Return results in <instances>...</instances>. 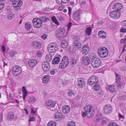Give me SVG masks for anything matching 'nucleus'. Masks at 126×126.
I'll use <instances>...</instances> for the list:
<instances>
[{"label": "nucleus", "mask_w": 126, "mask_h": 126, "mask_svg": "<svg viewBox=\"0 0 126 126\" xmlns=\"http://www.w3.org/2000/svg\"><path fill=\"white\" fill-rule=\"evenodd\" d=\"M97 53L100 57L105 58L108 55V50L105 47H101L98 50Z\"/></svg>", "instance_id": "1"}, {"label": "nucleus", "mask_w": 126, "mask_h": 126, "mask_svg": "<svg viewBox=\"0 0 126 126\" xmlns=\"http://www.w3.org/2000/svg\"><path fill=\"white\" fill-rule=\"evenodd\" d=\"M84 110L86 112L87 116L88 117H92L94 116V111L93 106L91 105H87L84 108Z\"/></svg>", "instance_id": "2"}, {"label": "nucleus", "mask_w": 126, "mask_h": 126, "mask_svg": "<svg viewBox=\"0 0 126 126\" xmlns=\"http://www.w3.org/2000/svg\"><path fill=\"white\" fill-rule=\"evenodd\" d=\"M22 72L21 68L19 66L16 65L13 67L12 73L14 76H17L20 75Z\"/></svg>", "instance_id": "3"}, {"label": "nucleus", "mask_w": 126, "mask_h": 126, "mask_svg": "<svg viewBox=\"0 0 126 126\" xmlns=\"http://www.w3.org/2000/svg\"><path fill=\"white\" fill-rule=\"evenodd\" d=\"M65 29L63 28H58L55 32L56 37L59 38H61L64 35Z\"/></svg>", "instance_id": "4"}, {"label": "nucleus", "mask_w": 126, "mask_h": 126, "mask_svg": "<svg viewBox=\"0 0 126 126\" xmlns=\"http://www.w3.org/2000/svg\"><path fill=\"white\" fill-rule=\"evenodd\" d=\"M91 63L92 66L96 68L99 67L101 64L100 60L96 58H93L91 60Z\"/></svg>", "instance_id": "5"}, {"label": "nucleus", "mask_w": 126, "mask_h": 126, "mask_svg": "<svg viewBox=\"0 0 126 126\" xmlns=\"http://www.w3.org/2000/svg\"><path fill=\"white\" fill-rule=\"evenodd\" d=\"M98 82V80L96 76H93L90 77L89 79L88 83L89 85H92L95 83H97Z\"/></svg>", "instance_id": "6"}, {"label": "nucleus", "mask_w": 126, "mask_h": 126, "mask_svg": "<svg viewBox=\"0 0 126 126\" xmlns=\"http://www.w3.org/2000/svg\"><path fill=\"white\" fill-rule=\"evenodd\" d=\"M73 46H75V47L77 50H78V49L81 47V45L80 43V38L79 37H77L75 39Z\"/></svg>", "instance_id": "7"}, {"label": "nucleus", "mask_w": 126, "mask_h": 126, "mask_svg": "<svg viewBox=\"0 0 126 126\" xmlns=\"http://www.w3.org/2000/svg\"><path fill=\"white\" fill-rule=\"evenodd\" d=\"M32 23L33 26L36 28H39L41 27L42 22L40 19L35 18L33 19Z\"/></svg>", "instance_id": "8"}, {"label": "nucleus", "mask_w": 126, "mask_h": 126, "mask_svg": "<svg viewBox=\"0 0 126 126\" xmlns=\"http://www.w3.org/2000/svg\"><path fill=\"white\" fill-rule=\"evenodd\" d=\"M110 15V17L113 18H118L120 17V12L116 10H114L111 12Z\"/></svg>", "instance_id": "9"}, {"label": "nucleus", "mask_w": 126, "mask_h": 126, "mask_svg": "<svg viewBox=\"0 0 126 126\" xmlns=\"http://www.w3.org/2000/svg\"><path fill=\"white\" fill-rule=\"evenodd\" d=\"M104 113L106 114H110L112 111V106L110 105H106L103 107Z\"/></svg>", "instance_id": "10"}, {"label": "nucleus", "mask_w": 126, "mask_h": 126, "mask_svg": "<svg viewBox=\"0 0 126 126\" xmlns=\"http://www.w3.org/2000/svg\"><path fill=\"white\" fill-rule=\"evenodd\" d=\"M43 70L45 72H47L50 70V65L48 62H43L42 65Z\"/></svg>", "instance_id": "11"}, {"label": "nucleus", "mask_w": 126, "mask_h": 126, "mask_svg": "<svg viewBox=\"0 0 126 126\" xmlns=\"http://www.w3.org/2000/svg\"><path fill=\"white\" fill-rule=\"evenodd\" d=\"M123 8L122 4L120 3H115L113 5L112 9L114 10H116L117 11L120 12V10Z\"/></svg>", "instance_id": "12"}, {"label": "nucleus", "mask_w": 126, "mask_h": 126, "mask_svg": "<svg viewBox=\"0 0 126 126\" xmlns=\"http://www.w3.org/2000/svg\"><path fill=\"white\" fill-rule=\"evenodd\" d=\"M12 4L14 7H20L22 4V1L21 0H15L11 1Z\"/></svg>", "instance_id": "13"}, {"label": "nucleus", "mask_w": 126, "mask_h": 126, "mask_svg": "<svg viewBox=\"0 0 126 126\" xmlns=\"http://www.w3.org/2000/svg\"><path fill=\"white\" fill-rule=\"evenodd\" d=\"M80 12L79 11H77L74 12L73 14V18L75 20H79L80 19Z\"/></svg>", "instance_id": "14"}, {"label": "nucleus", "mask_w": 126, "mask_h": 126, "mask_svg": "<svg viewBox=\"0 0 126 126\" xmlns=\"http://www.w3.org/2000/svg\"><path fill=\"white\" fill-rule=\"evenodd\" d=\"M46 104L47 107L49 109L50 108L54 107L55 106L56 103L54 101L48 100L46 102Z\"/></svg>", "instance_id": "15"}, {"label": "nucleus", "mask_w": 126, "mask_h": 126, "mask_svg": "<svg viewBox=\"0 0 126 126\" xmlns=\"http://www.w3.org/2000/svg\"><path fill=\"white\" fill-rule=\"evenodd\" d=\"M37 63V61L36 60L32 59L28 61V64L30 67H32L35 66Z\"/></svg>", "instance_id": "16"}, {"label": "nucleus", "mask_w": 126, "mask_h": 126, "mask_svg": "<svg viewBox=\"0 0 126 126\" xmlns=\"http://www.w3.org/2000/svg\"><path fill=\"white\" fill-rule=\"evenodd\" d=\"M85 82L84 80L81 79L78 80L77 82V85L81 88L84 87L85 86Z\"/></svg>", "instance_id": "17"}, {"label": "nucleus", "mask_w": 126, "mask_h": 126, "mask_svg": "<svg viewBox=\"0 0 126 126\" xmlns=\"http://www.w3.org/2000/svg\"><path fill=\"white\" fill-rule=\"evenodd\" d=\"M81 61L82 63L85 65H88L90 63V61L89 58L87 57H83L81 59Z\"/></svg>", "instance_id": "18"}, {"label": "nucleus", "mask_w": 126, "mask_h": 126, "mask_svg": "<svg viewBox=\"0 0 126 126\" xmlns=\"http://www.w3.org/2000/svg\"><path fill=\"white\" fill-rule=\"evenodd\" d=\"M89 48L88 46H84L82 48L81 52L84 55H86L88 54L89 51Z\"/></svg>", "instance_id": "19"}, {"label": "nucleus", "mask_w": 126, "mask_h": 126, "mask_svg": "<svg viewBox=\"0 0 126 126\" xmlns=\"http://www.w3.org/2000/svg\"><path fill=\"white\" fill-rule=\"evenodd\" d=\"M54 116L55 118L58 119L57 120L59 121L63 117L62 113L60 111L56 112L54 114Z\"/></svg>", "instance_id": "20"}, {"label": "nucleus", "mask_w": 126, "mask_h": 126, "mask_svg": "<svg viewBox=\"0 0 126 126\" xmlns=\"http://www.w3.org/2000/svg\"><path fill=\"white\" fill-rule=\"evenodd\" d=\"M70 110L69 106L66 105L63 106L62 108V111L64 114H66L69 113Z\"/></svg>", "instance_id": "21"}, {"label": "nucleus", "mask_w": 126, "mask_h": 126, "mask_svg": "<svg viewBox=\"0 0 126 126\" xmlns=\"http://www.w3.org/2000/svg\"><path fill=\"white\" fill-rule=\"evenodd\" d=\"M32 45L34 47L36 48H40L41 47V43L37 41H33Z\"/></svg>", "instance_id": "22"}, {"label": "nucleus", "mask_w": 126, "mask_h": 126, "mask_svg": "<svg viewBox=\"0 0 126 126\" xmlns=\"http://www.w3.org/2000/svg\"><path fill=\"white\" fill-rule=\"evenodd\" d=\"M67 63V62L65 63L63 61H62L60 64L59 67L62 69L66 68L68 64V63Z\"/></svg>", "instance_id": "23"}, {"label": "nucleus", "mask_w": 126, "mask_h": 126, "mask_svg": "<svg viewBox=\"0 0 126 126\" xmlns=\"http://www.w3.org/2000/svg\"><path fill=\"white\" fill-rule=\"evenodd\" d=\"M22 91L23 92V98L24 100H25L26 97L27 95V90L26 89V88L24 86H23L22 87Z\"/></svg>", "instance_id": "24"}, {"label": "nucleus", "mask_w": 126, "mask_h": 126, "mask_svg": "<svg viewBox=\"0 0 126 126\" xmlns=\"http://www.w3.org/2000/svg\"><path fill=\"white\" fill-rule=\"evenodd\" d=\"M60 61V58L58 57H56L53 59L52 62V63L54 64H58L59 63Z\"/></svg>", "instance_id": "25"}, {"label": "nucleus", "mask_w": 126, "mask_h": 126, "mask_svg": "<svg viewBox=\"0 0 126 126\" xmlns=\"http://www.w3.org/2000/svg\"><path fill=\"white\" fill-rule=\"evenodd\" d=\"M15 114L12 112H10L9 113L7 116V119L9 120H11L14 119Z\"/></svg>", "instance_id": "26"}, {"label": "nucleus", "mask_w": 126, "mask_h": 126, "mask_svg": "<svg viewBox=\"0 0 126 126\" xmlns=\"http://www.w3.org/2000/svg\"><path fill=\"white\" fill-rule=\"evenodd\" d=\"M27 101L29 103H33L35 101V98L33 96L29 97L28 98Z\"/></svg>", "instance_id": "27"}, {"label": "nucleus", "mask_w": 126, "mask_h": 126, "mask_svg": "<svg viewBox=\"0 0 126 126\" xmlns=\"http://www.w3.org/2000/svg\"><path fill=\"white\" fill-rule=\"evenodd\" d=\"M77 62V61L76 59L73 58L71 59L70 60V63L72 67L76 65Z\"/></svg>", "instance_id": "28"}, {"label": "nucleus", "mask_w": 126, "mask_h": 126, "mask_svg": "<svg viewBox=\"0 0 126 126\" xmlns=\"http://www.w3.org/2000/svg\"><path fill=\"white\" fill-rule=\"evenodd\" d=\"M67 41L66 40H64L62 41L61 43V46L63 48L66 47L68 45Z\"/></svg>", "instance_id": "29"}, {"label": "nucleus", "mask_w": 126, "mask_h": 126, "mask_svg": "<svg viewBox=\"0 0 126 126\" xmlns=\"http://www.w3.org/2000/svg\"><path fill=\"white\" fill-rule=\"evenodd\" d=\"M47 48L48 51L49 52H53L57 50V48L52 47H49V46H48Z\"/></svg>", "instance_id": "30"}, {"label": "nucleus", "mask_w": 126, "mask_h": 126, "mask_svg": "<svg viewBox=\"0 0 126 126\" xmlns=\"http://www.w3.org/2000/svg\"><path fill=\"white\" fill-rule=\"evenodd\" d=\"M101 115H96L94 118V121L96 122H98L99 121L101 117Z\"/></svg>", "instance_id": "31"}, {"label": "nucleus", "mask_w": 126, "mask_h": 126, "mask_svg": "<svg viewBox=\"0 0 126 126\" xmlns=\"http://www.w3.org/2000/svg\"><path fill=\"white\" fill-rule=\"evenodd\" d=\"M49 77L47 75H45L43 77L42 79V81L44 83H46L49 80Z\"/></svg>", "instance_id": "32"}, {"label": "nucleus", "mask_w": 126, "mask_h": 126, "mask_svg": "<svg viewBox=\"0 0 126 126\" xmlns=\"http://www.w3.org/2000/svg\"><path fill=\"white\" fill-rule=\"evenodd\" d=\"M91 31V28L90 27H88L86 28L85 30V32L86 34L88 36H89L90 34Z\"/></svg>", "instance_id": "33"}, {"label": "nucleus", "mask_w": 126, "mask_h": 126, "mask_svg": "<svg viewBox=\"0 0 126 126\" xmlns=\"http://www.w3.org/2000/svg\"><path fill=\"white\" fill-rule=\"evenodd\" d=\"M47 126H56V123L54 121H50L47 124Z\"/></svg>", "instance_id": "34"}, {"label": "nucleus", "mask_w": 126, "mask_h": 126, "mask_svg": "<svg viewBox=\"0 0 126 126\" xmlns=\"http://www.w3.org/2000/svg\"><path fill=\"white\" fill-rule=\"evenodd\" d=\"M109 89L110 91L111 92H114L115 91V87L113 85H110L109 86Z\"/></svg>", "instance_id": "35"}, {"label": "nucleus", "mask_w": 126, "mask_h": 126, "mask_svg": "<svg viewBox=\"0 0 126 126\" xmlns=\"http://www.w3.org/2000/svg\"><path fill=\"white\" fill-rule=\"evenodd\" d=\"M42 23V22H46L49 20V19L47 17H46V16H43L40 19Z\"/></svg>", "instance_id": "36"}, {"label": "nucleus", "mask_w": 126, "mask_h": 126, "mask_svg": "<svg viewBox=\"0 0 126 126\" xmlns=\"http://www.w3.org/2000/svg\"><path fill=\"white\" fill-rule=\"evenodd\" d=\"M100 88V86L98 84H94V85L93 88L94 90L96 91L98 90Z\"/></svg>", "instance_id": "37"}, {"label": "nucleus", "mask_w": 126, "mask_h": 126, "mask_svg": "<svg viewBox=\"0 0 126 126\" xmlns=\"http://www.w3.org/2000/svg\"><path fill=\"white\" fill-rule=\"evenodd\" d=\"M49 47H55V48H57V44L55 42H52L49 44L48 46Z\"/></svg>", "instance_id": "38"}, {"label": "nucleus", "mask_w": 126, "mask_h": 126, "mask_svg": "<svg viewBox=\"0 0 126 126\" xmlns=\"http://www.w3.org/2000/svg\"><path fill=\"white\" fill-rule=\"evenodd\" d=\"M25 27L27 30H30L31 28V25L29 23H26L25 24Z\"/></svg>", "instance_id": "39"}, {"label": "nucleus", "mask_w": 126, "mask_h": 126, "mask_svg": "<svg viewBox=\"0 0 126 126\" xmlns=\"http://www.w3.org/2000/svg\"><path fill=\"white\" fill-rule=\"evenodd\" d=\"M52 21L54 22L56 24L59 25V23L57 19L54 16H52L51 17Z\"/></svg>", "instance_id": "40"}, {"label": "nucleus", "mask_w": 126, "mask_h": 126, "mask_svg": "<svg viewBox=\"0 0 126 126\" xmlns=\"http://www.w3.org/2000/svg\"><path fill=\"white\" fill-rule=\"evenodd\" d=\"M52 59L51 56V55L47 54L46 56V59L47 62L50 61Z\"/></svg>", "instance_id": "41"}, {"label": "nucleus", "mask_w": 126, "mask_h": 126, "mask_svg": "<svg viewBox=\"0 0 126 126\" xmlns=\"http://www.w3.org/2000/svg\"><path fill=\"white\" fill-rule=\"evenodd\" d=\"M116 82L118 83L120 81L121 79L120 76L117 74H116Z\"/></svg>", "instance_id": "42"}, {"label": "nucleus", "mask_w": 126, "mask_h": 126, "mask_svg": "<svg viewBox=\"0 0 126 126\" xmlns=\"http://www.w3.org/2000/svg\"><path fill=\"white\" fill-rule=\"evenodd\" d=\"M75 123L73 121L68 122L67 124V126H75Z\"/></svg>", "instance_id": "43"}, {"label": "nucleus", "mask_w": 126, "mask_h": 126, "mask_svg": "<svg viewBox=\"0 0 126 126\" xmlns=\"http://www.w3.org/2000/svg\"><path fill=\"white\" fill-rule=\"evenodd\" d=\"M108 126H119L117 124L114 122H111L108 124Z\"/></svg>", "instance_id": "44"}, {"label": "nucleus", "mask_w": 126, "mask_h": 126, "mask_svg": "<svg viewBox=\"0 0 126 126\" xmlns=\"http://www.w3.org/2000/svg\"><path fill=\"white\" fill-rule=\"evenodd\" d=\"M62 61H64V62L66 63L67 62V63H69V61L68 58L66 57H64L62 58Z\"/></svg>", "instance_id": "45"}, {"label": "nucleus", "mask_w": 126, "mask_h": 126, "mask_svg": "<svg viewBox=\"0 0 126 126\" xmlns=\"http://www.w3.org/2000/svg\"><path fill=\"white\" fill-rule=\"evenodd\" d=\"M74 94V92L73 90H71L69 91L68 95L69 96H71L72 95Z\"/></svg>", "instance_id": "46"}, {"label": "nucleus", "mask_w": 126, "mask_h": 126, "mask_svg": "<svg viewBox=\"0 0 126 126\" xmlns=\"http://www.w3.org/2000/svg\"><path fill=\"white\" fill-rule=\"evenodd\" d=\"M14 16V15L13 14H10L8 15V19L11 20L13 18Z\"/></svg>", "instance_id": "47"}, {"label": "nucleus", "mask_w": 126, "mask_h": 126, "mask_svg": "<svg viewBox=\"0 0 126 126\" xmlns=\"http://www.w3.org/2000/svg\"><path fill=\"white\" fill-rule=\"evenodd\" d=\"M99 36L101 38H105L106 37V34L105 33H104V34H99Z\"/></svg>", "instance_id": "48"}, {"label": "nucleus", "mask_w": 126, "mask_h": 126, "mask_svg": "<svg viewBox=\"0 0 126 126\" xmlns=\"http://www.w3.org/2000/svg\"><path fill=\"white\" fill-rule=\"evenodd\" d=\"M15 51H11L10 52H9V54L10 55V56L11 57H13L15 55Z\"/></svg>", "instance_id": "49"}, {"label": "nucleus", "mask_w": 126, "mask_h": 126, "mask_svg": "<svg viewBox=\"0 0 126 126\" xmlns=\"http://www.w3.org/2000/svg\"><path fill=\"white\" fill-rule=\"evenodd\" d=\"M72 23L71 22H69V23L67 25V29L69 30L71 26H72Z\"/></svg>", "instance_id": "50"}, {"label": "nucleus", "mask_w": 126, "mask_h": 126, "mask_svg": "<svg viewBox=\"0 0 126 126\" xmlns=\"http://www.w3.org/2000/svg\"><path fill=\"white\" fill-rule=\"evenodd\" d=\"M4 4L0 2V10L2 9L4 6Z\"/></svg>", "instance_id": "51"}, {"label": "nucleus", "mask_w": 126, "mask_h": 126, "mask_svg": "<svg viewBox=\"0 0 126 126\" xmlns=\"http://www.w3.org/2000/svg\"><path fill=\"white\" fill-rule=\"evenodd\" d=\"M41 53L40 51H38L36 54L37 56L39 57L41 56Z\"/></svg>", "instance_id": "52"}, {"label": "nucleus", "mask_w": 126, "mask_h": 126, "mask_svg": "<svg viewBox=\"0 0 126 126\" xmlns=\"http://www.w3.org/2000/svg\"><path fill=\"white\" fill-rule=\"evenodd\" d=\"M35 118L34 117H30L29 121V122L34 121L35 120Z\"/></svg>", "instance_id": "53"}, {"label": "nucleus", "mask_w": 126, "mask_h": 126, "mask_svg": "<svg viewBox=\"0 0 126 126\" xmlns=\"http://www.w3.org/2000/svg\"><path fill=\"white\" fill-rule=\"evenodd\" d=\"M124 85V83H123L120 82V83L118 84L117 86L119 87H121L122 86Z\"/></svg>", "instance_id": "54"}, {"label": "nucleus", "mask_w": 126, "mask_h": 126, "mask_svg": "<svg viewBox=\"0 0 126 126\" xmlns=\"http://www.w3.org/2000/svg\"><path fill=\"white\" fill-rule=\"evenodd\" d=\"M121 24L122 26L126 25V20L123 21L121 23Z\"/></svg>", "instance_id": "55"}, {"label": "nucleus", "mask_w": 126, "mask_h": 126, "mask_svg": "<svg viewBox=\"0 0 126 126\" xmlns=\"http://www.w3.org/2000/svg\"><path fill=\"white\" fill-rule=\"evenodd\" d=\"M47 36V35L46 34H44L43 35L41 36V37L43 39H46Z\"/></svg>", "instance_id": "56"}, {"label": "nucleus", "mask_w": 126, "mask_h": 126, "mask_svg": "<svg viewBox=\"0 0 126 126\" xmlns=\"http://www.w3.org/2000/svg\"><path fill=\"white\" fill-rule=\"evenodd\" d=\"M118 116L120 118L124 119L125 117L123 115H122L120 113L118 114Z\"/></svg>", "instance_id": "57"}, {"label": "nucleus", "mask_w": 126, "mask_h": 126, "mask_svg": "<svg viewBox=\"0 0 126 126\" xmlns=\"http://www.w3.org/2000/svg\"><path fill=\"white\" fill-rule=\"evenodd\" d=\"M71 10H72L71 8V7H69V8L68 9V14L69 15H71Z\"/></svg>", "instance_id": "58"}, {"label": "nucleus", "mask_w": 126, "mask_h": 126, "mask_svg": "<svg viewBox=\"0 0 126 126\" xmlns=\"http://www.w3.org/2000/svg\"><path fill=\"white\" fill-rule=\"evenodd\" d=\"M104 33H105L104 31H100L99 32H98V36H99V34H103Z\"/></svg>", "instance_id": "59"}, {"label": "nucleus", "mask_w": 126, "mask_h": 126, "mask_svg": "<svg viewBox=\"0 0 126 126\" xmlns=\"http://www.w3.org/2000/svg\"><path fill=\"white\" fill-rule=\"evenodd\" d=\"M120 32H126V29H122L120 30Z\"/></svg>", "instance_id": "60"}, {"label": "nucleus", "mask_w": 126, "mask_h": 126, "mask_svg": "<svg viewBox=\"0 0 126 126\" xmlns=\"http://www.w3.org/2000/svg\"><path fill=\"white\" fill-rule=\"evenodd\" d=\"M2 49L3 51L4 52H5L6 51L5 48V46L4 45H3L2 47Z\"/></svg>", "instance_id": "61"}, {"label": "nucleus", "mask_w": 126, "mask_h": 126, "mask_svg": "<svg viewBox=\"0 0 126 126\" xmlns=\"http://www.w3.org/2000/svg\"><path fill=\"white\" fill-rule=\"evenodd\" d=\"M56 2L57 4H61V0H56Z\"/></svg>", "instance_id": "62"}, {"label": "nucleus", "mask_w": 126, "mask_h": 126, "mask_svg": "<svg viewBox=\"0 0 126 126\" xmlns=\"http://www.w3.org/2000/svg\"><path fill=\"white\" fill-rule=\"evenodd\" d=\"M9 99L11 100H12L13 99V98L12 97V95L11 94H9Z\"/></svg>", "instance_id": "63"}, {"label": "nucleus", "mask_w": 126, "mask_h": 126, "mask_svg": "<svg viewBox=\"0 0 126 126\" xmlns=\"http://www.w3.org/2000/svg\"><path fill=\"white\" fill-rule=\"evenodd\" d=\"M126 41V38H125L124 39H122L121 40V43H123V42H125Z\"/></svg>", "instance_id": "64"}]
</instances>
